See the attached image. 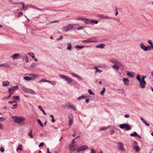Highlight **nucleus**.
<instances>
[{
	"label": "nucleus",
	"instance_id": "1",
	"mask_svg": "<svg viewBox=\"0 0 153 153\" xmlns=\"http://www.w3.org/2000/svg\"><path fill=\"white\" fill-rule=\"evenodd\" d=\"M12 118L13 120L16 123H19L25 120V118L23 117H20L16 116H12Z\"/></svg>",
	"mask_w": 153,
	"mask_h": 153
},
{
	"label": "nucleus",
	"instance_id": "2",
	"mask_svg": "<svg viewBox=\"0 0 153 153\" xmlns=\"http://www.w3.org/2000/svg\"><path fill=\"white\" fill-rule=\"evenodd\" d=\"M119 127L121 129H125L126 131L129 130L131 129L130 125L128 123L121 124Z\"/></svg>",
	"mask_w": 153,
	"mask_h": 153
},
{
	"label": "nucleus",
	"instance_id": "3",
	"mask_svg": "<svg viewBox=\"0 0 153 153\" xmlns=\"http://www.w3.org/2000/svg\"><path fill=\"white\" fill-rule=\"evenodd\" d=\"M117 148L118 150H120L121 152H124L126 150L122 142H119L117 143Z\"/></svg>",
	"mask_w": 153,
	"mask_h": 153
},
{
	"label": "nucleus",
	"instance_id": "4",
	"mask_svg": "<svg viewBox=\"0 0 153 153\" xmlns=\"http://www.w3.org/2000/svg\"><path fill=\"white\" fill-rule=\"evenodd\" d=\"M59 76L61 78L65 80L68 83H71L73 81L71 78H70L67 76L64 75L60 74Z\"/></svg>",
	"mask_w": 153,
	"mask_h": 153
},
{
	"label": "nucleus",
	"instance_id": "5",
	"mask_svg": "<svg viewBox=\"0 0 153 153\" xmlns=\"http://www.w3.org/2000/svg\"><path fill=\"white\" fill-rule=\"evenodd\" d=\"M140 47L142 50H144L145 51L150 50L151 49L150 46L149 45L147 46H146L144 45L143 43L140 44Z\"/></svg>",
	"mask_w": 153,
	"mask_h": 153
},
{
	"label": "nucleus",
	"instance_id": "6",
	"mask_svg": "<svg viewBox=\"0 0 153 153\" xmlns=\"http://www.w3.org/2000/svg\"><path fill=\"white\" fill-rule=\"evenodd\" d=\"M88 147L87 146H82L79 147L78 149L76 150V152H79L80 151H84L88 149Z\"/></svg>",
	"mask_w": 153,
	"mask_h": 153
},
{
	"label": "nucleus",
	"instance_id": "7",
	"mask_svg": "<svg viewBox=\"0 0 153 153\" xmlns=\"http://www.w3.org/2000/svg\"><path fill=\"white\" fill-rule=\"evenodd\" d=\"M134 146L133 147L135 149V151L136 152H139L140 150V149L139 146H138V143L136 141H134Z\"/></svg>",
	"mask_w": 153,
	"mask_h": 153
},
{
	"label": "nucleus",
	"instance_id": "8",
	"mask_svg": "<svg viewBox=\"0 0 153 153\" xmlns=\"http://www.w3.org/2000/svg\"><path fill=\"white\" fill-rule=\"evenodd\" d=\"M68 146L69 150L71 152H74L76 149V148L74 144H70Z\"/></svg>",
	"mask_w": 153,
	"mask_h": 153
},
{
	"label": "nucleus",
	"instance_id": "9",
	"mask_svg": "<svg viewBox=\"0 0 153 153\" xmlns=\"http://www.w3.org/2000/svg\"><path fill=\"white\" fill-rule=\"evenodd\" d=\"M140 85L141 88H145L146 82L145 81L141 80L139 81Z\"/></svg>",
	"mask_w": 153,
	"mask_h": 153
},
{
	"label": "nucleus",
	"instance_id": "10",
	"mask_svg": "<svg viewBox=\"0 0 153 153\" xmlns=\"http://www.w3.org/2000/svg\"><path fill=\"white\" fill-rule=\"evenodd\" d=\"M123 80L125 85L128 86L129 85V81L128 79L123 78Z\"/></svg>",
	"mask_w": 153,
	"mask_h": 153
},
{
	"label": "nucleus",
	"instance_id": "11",
	"mask_svg": "<svg viewBox=\"0 0 153 153\" xmlns=\"http://www.w3.org/2000/svg\"><path fill=\"white\" fill-rule=\"evenodd\" d=\"M90 42H96L98 41V39L96 37H91L89 38Z\"/></svg>",
	"mask_w": 153,
	"mask_h": 153
},
{
	"label": "nucleus",
	"instance_id": "12",
	"mask_svg": "<svg viewBox=\"0 0 153 153\" xmlns=\"http://www.w3.org/2000/svg\"><path fill=\"white\" fill-rule=\"evenodd\" d=\"M98 16L100 18L102 19H112V17H109L106 16H103L102 15H99Z\"/></svg>",
	"mask_w": 153,
	"mask_h": 153
},
{
	"label": "nucleus",
	"instance_id": "13",
	"mask_svg": "<svg viewBox=\"0 0 153 153\" xmlns=\"http://www.w3.org/2000/svg\"><path fill=\"white\" fill-rule=\"evenodd\" d=\"M10 83V82L8 81H3L2 82V85L4 87H7L9 86Z\"/></svg>",
	"mask_w": 153,
	"mask_h": 153
},
{
	"label": "nucleus",
	"instance_id": "14",
	"mask_svg": "<svg viewBox=\"0 0 153 153\" xmlns=\"http://www.w3.org/2000/svg\"><path fill=\"white\" fill-rule=\"evenodd\" d=\"M67 106H68L69 108H71V109H72L73 110H74V111L76 110V108L75 106L74 105H72L70 103L68 104V105H67Z\"/></svg>",
	"mask_w": 153,
	"mask_h": 153
},
{
	"label": "nucleus",
	"instance_id": "15",
	"mask_svg": "<svg viewBox=\"0 0 153 153\" xmlns=\"http://www.w3.org/2000/svg\"><path fill=\"white\" fill-rule=\"evenodd\" d=\"M71 29L72 28H70L68 27L65 26L62 28V30L64 32H67Z\"/></svg>",
	"mask_w": 153,
	"mask_h": 153
},
{
	"label": "nucleus",
	"instance_id": "16",
	"mask_svg": "<svg viewBox=\"0 0 153 153\" xmlns=\"http://www.w3.org/2000/svg\"><path fill=\"white\" fill-rule=\"evenodd\" d=\"M71 75L73 76H74L75 77H76L78 78L80 80H82V79L80 77H79L78 75H77V74H76L75 73H74L72 72L71 73Z\"/></svg>",
	"mask_w": 153,
	"mask_h": 153
},
{
	"label": "nucleus",
	"instance_id": "17",
	"mask_svg": "<svg viewBox=\"0 0 153 153\" xmlns=\"http://www.w3.org/2000/svg\"><path fill=\"white\" fill-rule=\"evenodd\" d=\"M22 58L23 60H25L27 62H29V60L27 57V56H21L18 58Z\"/></svg>",
	"mask_w": 153,
	"mask_h": 153
},
{
	"label": "nucleus",
	"instance_id": "18",
	"mask_svg": "<svg viewBox=\"0 0 153 153\" xmlns=\"http://www.w3.org/2000/svg\"><path fill=\"white\" fill-rule=\"evenodd\" d=\"M20 56V55L18 53H16L12 55L11 58H13V59H16L18 57Z\"/></svg>",
	"mask_w": 153,
	"mask_h": 153
},
{
	"label": "nucleus",
	"instance_id": "19",
	"mask_svg": "<svg viewBox=\"0 0 153 153\" xmlns=\"http://www.w3.org/2000/svg\"><path fill=\"white\" fill-rule=\"evenodd\" d=\"M127 75L130 77H133L134 76V73L133 72H128L127 73Z\"/></svg>",
	"mask_w": 153,
	"mask_h": 153
},
{
	"label": "nucleus",
	"instance_id": "20",
	"mask_svg": "<svg viewBox=\"0 0 153 153\" xmlns=\"http://www.w3.org/2000/svg\"><path fill=\"white\" fill-rule=\"evenodd\" d=\"M83 21L86 24H89L90 23V20L88 19L83 18Z\"/></svg>",
	"mask_w": 153,
	"mask_h": 153
},
{
	"label": "nucleus",
	"instance_id": "21",
	"mask_svg": "<svg viewBox=\"0 0 153 153\" xmlns=\"http://www.w3.org/2000/svg\"><path fill=\"white\" fill-rule=\"evenodd\" d=\"M105 46V45L103 44H101L97 45L96 46V48H104Z\"/></svg>",
	"mask_w": 153,
	"mask_h": 153
},
{
	"label": "nucleus",
	"instance_id": "22",
	"mask_svg": "<svg viewBox=\"0 0 153 153\" xmlns=\"http://www.w3.org/2000/svg\"><path fill=\"white\" fill-rule=\"evenodd\" d=\"M27 92L28 93L30 94H36V92L31 89H28L27 91Z\"/></svg>",
	"mask_w": 153,
	"mask_h": 153
},
{
	"label": "nucleus",
	"instance_id": "23",
	"mask_svg": "<svg viewBox=\"0 0 153 153\" xmlns=\"http://www.w3.org/2000/svg\"><path fill=\"white\" fill-rule=\"evenodd\" d=\"M18 88V87L17 86H14L12 88H9L8 89H10V91H12V92H13L14 90H16Z\"/></svg>",
	"mask_w": 153,
	"mask_h": 153
},
{
	"label": "nucleus",
	"instance_id": "24",
	"mask_svg": "<svg viewBox=\"0 0 153 153\" xmlns=\"http://www.w3.org/2000/svg\"><path fill=\"white\" fill-rule=\"evenodd\" d=\"M140 119L142 122L146 125L147 126H150V124L147 123L142 117H141L140 118Z\"/></svg>",
	"mask_w": 153,
	"mask_h": 153
},
{
	"label": "nucleus",
	"instance_id": "25",
	"mask_svg": "<svg viewBox=\"0 0 153 153\" xmlns=\"http://www.w3.org/2000/svg\"><path fill=\"white\" fill-rule=\"evenodd\" d=\"M98 23V21L97 20H94V19L90 20V23H92L94 24H97Z\"/></svg>",
	"mask_w": 153,
	"mask_h": 153
},
{
	"label": "nucleus",
	"instance_id": "26",
	"mask_svg": "<svg viewBox=\"0 0 153 153\" xmlns=\"http://www.w3.org/2000/svg\"><path fill=\"white\" fill-rule=\"evenodd\" d=\"M72 46L71 43H69L68 44L66 49L68 50H71V49Z\"/></svg>",
	"mask_w": 153,
	"mask_h": 153
},
{
	"label": "nucleus",
	"instance_id": "27",
	"mask_svg": "<svg viewBox=\"0 0 153 153\" xmlns=\"http://www.w3.org/2000/svg\"><path fill=\"white\" fill-rule=\"evenodd\" d=\"M32 130L31 129H30V132L28 133V135L31 138H33V137L32 135Z\"/></svg>",
	"mask_w": 153,
	"mask_h": 153
},
{
	"label": "nucleus",
	"instance_id": "28",
	"mask_svg": "<svg viewBox=\"0 0 153 153\" xmlns=\"http://www.w3.org/2000/svg\"><path fill=\"white\" fill-rule=\"evenodd\" d=\"M20 4H22V7L21 10H23L25 8V10L27 9V6L25 5V4L24 3H22V2H20Z\"/></svg>",
	"mask_w": 153,
	"mask_h": 153
},
{
	"label": "nucleus",
	"instance_id": "29",
	"mask_svg": "<svg viewBox=\"0 0 153 153\" xmlns=\"http://www.w3.org/2000/svg\"><path fill=\"white\" fill-rule=\"evenodd\" d=\"M30 76L32 77V78H33V79L36 78L39 76V75L36 74H30Z\"/></svg>",
	"mask_w": 153,
	"mask_h": 153
},
{
	"label": "nucleus",
	"instance_id": "30",
	"mask_svg": "<svg viewBox=\"0 0 153 153\" xmlns=\"http://www.w3.org/2000/svg\"><path fill=\"white\" fill-rule=\"evenodd\" d=\"M24 79L27 81L31 80L32 79V78L29 77L28 76H25L24 77Z\"/></svg>",
	"mask_w": 153,
	"mask_h": 153
},
{
	"label": "nucleus",
	"instance_id": "31",
	"mask_svg": "<svg viewBox=\"0 0 153 153\" xmlns=\"http://www.w3.org/2000/svg\"><path fill=\"white\" fill-rule=\"evenodd\" d=\"M110 61L111 62L115 64L117 63V62L118 61L117 60L114 59H112L110 60Z\"/></svg>",
	"mask_w": 153,
	"mask_h": 153
},
{
	"label": "nucleus",
	"instance_id": "32",
	"mask_svg": "<svg viewBox=\"0 0 153 153\" xmlns=\"http://www.w3.org/2000/svg\"><path fill=\"white\" fill-rule=\"evenodd\" d=\"M110 61L111 62L115 64L117 63V62L118 61L117 60L114 59H112L110 60Z\"/></svg>",
	"mask_w": 153,
	"mask_h": 153
},
{
	"label": "nucleus",
	"instance_id": "33",
	"mask_svg": "<svg viewBox=\"0 0 153 153\" xmlns=\"http://www.w3.org/2000/svg\"><path fill=\"white\" fill-rule=\"evenodd\" d=\"M94 68L96 70L95 73L99 72L100 73L102 72V71L98 69L97 67H94Z\"/></svg>",
	"mask_w": 153,
	"mask_h": 153
},
{
	"label": "nucleus",
	"instance_id": "34",
	"mask_svg": "<svg viewBox=\"0 0 153 153\" xmlns=\"http://www.w3.org/2000/svg\"><path fill=\"white\" fill-rule=\"evenodd\" d=\"M13 98L14 100H19L20 99V97L19 96H14Z\"/></svg>",
	"mask_w": 153,
	"mask_h": 153
},
{
	"label": "nucleus",
	"instance_id": "35",
	"mask_svg": "<svg viewBox=\"0 0 153 153\" xmlns=\"http://www.w3.org/2000/svg\"><path fill=\"white\" fill-rule=\"evenodd\" d=\"M130 136L132 137L137 136L138 135L137 133L135 131L133 133H131L130 134Z\"/></svg>",
	"mask_w": 153,
	"mask_h": 153
},
{
	"label": "nucleus",
	"instance_id": "36",
	"mask_svg": "<svg viewBox=\"0 0 153 153\" xmlns=\"http://www.w3.org/2000/svg\"><path fill=\"white\" fill-rule=\"evenodd\" d=\"M37 122L39 125L42 127H43V125L41 121L39 119H37Z\"/></svg>",
	"mask_w": 153,
	"mask_h": 153
},
{
	"label": "nucleus",
	"instance_id": "37",
	"mask_svg": "<svg viewBox=\"0 0 153 153\" xmlns=\"http://www.w3.org/2000/svg\"><path fill=\"white\" fill-rule=\"evenodd\" d=\"M22 146L21 145H19L18 146V147L16 149V151H18L19 150L21 151L22 150Z\"/></svg>",
	"mask_w": 153,
	"mask_h": 153
},
{
	"label": "nucleus",
	"instance_id": "38",
	"mask_svg": "<svg viewBox=\"0 0 153 153\" xmlns=\"http://www.w3.org/2000/svg\"><path fill=\"white\" fill-rule=\"evenodd\" d=\"M115 65H117L120 67V66H122V65L120 62L117 61V63L115 64Z\"/></svg>",
	"mask_w": 153,
	"mask_h": 153
},
{
	"label": "nucleus",
	"instance_id": "39",
	"mask_svg": "<svg viewBox=\"0 0 153 153\" xmlns=\"http://www.w3.org/2000/svg\"><path fill=\"white\" fill-rule=\"evenodd\" d=\"M86 97V96H84L83 95H82V96H80L77 99V100H79L80 99H84Z\"/></svg>",
	"mask_w": 153,
	"mask_h": 153
},
{
	"label": "nucleus",
	"instance_id": "40",
	"mask_svg": "<svg viewBox=\"0 0 153 153\" xmlns=\"http://www.w3.org/2000/svg\"><path fill=\"white\" fill-rule=\"evenodd\" d=\"M75 19L76 20L82 21L83 19V18L78 17L76 18Z\"/></svg>",
	"mask_w": 153,
	"mask_h": 153
},
{
	"label": "nucleus",
	"instance_id": "41",
	"mask_svg": "<svg viewBox=\"0 0 153 153\" xmlns=\"http://www.w3.org/2000/svg\"><path fill=\"white\" fill-rule=\"evenodd\" d=\"M73 122V119H69V126H71Z\"/></svg>",
	"mask_w": 153,
	"mask_h": 153
},
{
	"label": "nucleus",
	"instance_id": "42",
	"mask_svg": "<svg viewBox=\"0 0 153 153\" xmlns=\"http://www.w3.org/2000/svg\"><path fill=\"white\" fill-rule=\"evenodd\" d=\"M75 47L78 49H80L84 48V46H79V45H76Z\"/></svg>",
	"mask_w": 153,
	"mask_h": 153
},
{
	"label": "nucleus",
	"instance_id": "43",
	"mask_svg": "<svg viewBox=\"0 0 153 153\" xmlns=\"http://www.w3.org/2000/svg\"><path fill=\"white\" fill-rule=\"evenodd\" d=\"M105 89L104 87H103V89L101 92V94L102 95H103L104 94V93L105 92Z\"/></svg>",
	"mask_w": 153,
	"mask_h": 153
},
{
	"label": "nucleus",
	"instance_id": "44",
	"mask_svg": "<svg viewBox=\"0 0 153 153\" xmlns=\"http://www.w3.org/2000/svg\"><path fill=\"white\" fill-rule=\"evenodd\" d=\"M49 83L52 85L53 86H55L56 84V83L55 81H50Z\"/></svg>",
	"mask_w": 153,
	"mask_h": 153
},
{
	"label": "nucleus",
	"instance_id": "45",
	"mask_svg": "<svg viewBox=\"0 0 153 153\" xmlns=\"http://www.w3.org/2000/svg\"><path fill=\"white\" fill-rule=\"evenodd\" d=\"M112 67L113 68H115L116 69H117V70L119 69V68H120V67H119L117 65H113L112 66Z\"/></svg>",
	"mask_w": 153,
	"mask_h": 153
},
{
	"label": "nucleus",
	"instance_id": "46",
	"mask_svg": "<svg viewBox=\"0 0 153 153\" xmlns=\"http://www.w3.org/2000/svg\"><path fill=\"white\" fill-rule=\"evenodd\" d=\"M22 89L24 91H25V92H27V91L28 90V89L27 88H26V87L23 86L22 87Z\"/></svg>",
	"mask_w": 153,
	"mask_h": 153
},
{
	"label": "nucleus",
	"instance_id": "47",
	"mask_svg": "<svg viewBox=\"0 0 153 153\" xmlns=\"http://www.w3.org/2000/svg\"><path fill=\"white\" fill-rule=\"evenodd\" d=\"M2 66L5 67H9V65L7 63H5L3 64Z\"/></svg>",
	"mask_w": 153,
	"mask_h": 153
},
{
	"label": "nucleus",
	"instance_id": "48",
	"mask_svg": "<svg viewBox=\"0 0 153 153\" xmlns=\"http://www.w3.org/2000/svg\"><path fill=\"white\" fill-rule=\"evenodd\" d=\"M136 78L138 80V81L139 82V81H140L141 80V79H140V75H138L137 76Z\"/></svg>",
	"mask_w": 153,
	"mask_h": 153
},
{
	"label": "nucleus",
	"instance_id": "49",
	"mask_svg": "<svg viewBox=\"0 0 153 153\" xmlns=\"http://www.w3.org/2000/svg\"><path fill=\"white\" fill-rule=\"evenodd\" d=\"M115 132V130L113 129H112L111 130L110 133L111 135H112Z\"/></svg>",
	"mask_w": 153,
	"mask_h": 153
},
{
	"label": "nucleus",
	"instance_id": "50",
	"mask_svg": "<svg viewBox=\"0 0 153 153\" xmlns=\"http://www.w3.org/2000/svg\"><path fill=\"white\" fill-rule=\"evenodd\" d=\"M16 104L15 105H13V107H12V108L13 109H14L15 108H16L17 106V103H16Z\"/></svg>",
	"mask_w": 153,
	"mask_h": 153
},
{
	"label": "nucleus",
	"instance_id": "51",
	"mask_svg": "<svg viewBox=\"0 0 153 153\" xmlns=\"http://www.w3.org/2000/svg\"><path fill=\"white\" fill-rule=\"evenodd\" d=\"M83 42H90V40L89 39H88L87 40H84L82 41Z\"/></svg>",
	"mask_w": 153,
	"mask_h": 153
},
{
	"label": "nucleus",
	"instance_id": "52",
	"mask_svg": "<svg viewBox=\"0 0 153 153\" xmlns=\"http://www.w3.org/2000/svg\"><path fill=\"white\" fill-rule=\"evenodd\" d=\"M69 119H73V115L72 114H70L68 116Z\"/></svg>",
	"mask_w": 153,
	"mask_h": 153
},
{
	"label": "nucleus",
	"instance_id": "53",
	"mask_svg": "<svg viewBox=\"0 0 153 153\" xmlns=\"http://www.w3.org/2000/svg\"><path fill=\"white\" fill-rule=\"evenodd\" d=\"M14 103H16V102L15 101H10L8 102V103H9L10 104H12Z\"/></svg>",
	"mask_w": 153,
	"mask_h": 153
},
{
	"label": "nucleus",
	"instance_id": "54",
	"mask_svg": "<svg viewBox=\"0 0 153 153\" xmlns=\"http://www.w3.org/2000/svg\"><path fill=\"white\" fill-rule=\"evenodd\" d=\"M88 91L90 94L94 95V93L92 92L91 89L88 90Z\"/></svg>",
	"mask_w": 153,
	"mask_h": 153
},
{
	"label": "nucleus",
	"instance_id": "55",
	"mask_svg": "<svg viewBox=\"0 0 153 153\" xmlns=\"http://www.w3.org/2000/svg\"><path fill=\"white\" fill-rule=\"evenodd\" d=\"M18 14H19L18 16V17H19L21 15L22 16L23 15V13L21 12L18 13Z\"/></svg>",
	"mask_w": 153,
	"mask_h": 153
},
{
	"label": "nucleus",
	"instance_id": "56",
	"mask_svg": "<svg viewBox=\"0 0 153 153\" xmlns=\"http://www.w3.org/2000/svg\"><path fill=\"white\" fill-rule=\"evenodd\" d=\"M85 27L84 26L83 27H80L79 28H77L78 30H81L83 29Z\"/></svg>",
	"mask_w": 153,
	"mask_h": 153
},
{
	"label": "nucleus",
	"instance_id": "57",
	"mask_svg": "<svg viewBox=\"0 0 153 153\" xmlns=\"http://www.w3.org/2000/svg\"><path fill=\"white\" fill-rule=\"evenodd\" d=\"M10 89H8V91L9 92V95L8 97V98H9V97H10L11 96V95H12L11 92L10 91Z\"/></svg>",
	"mask_w": 153,
	"mask_h": 153
},
{
	"label": "nucleus",
	"instance_id": "58",
	"mask_svg": "<svg viewBox=\"0 0 153 153\" xmlns=\"http://www.w3.org/2000/svg\"><path fill=\"white\" fill-rule=\"evenodd\" d=\"M109 128V127H105L104 128H102L100 129V130H106L107 129H108Z\"/></svg>",
	"mask_w": 153,
	"mask_h": 153
},
{
	"label": "nucleus",
	"instance_id": "59",
	"mask_svg": "<svg viewBox=\"0 0 153 153\" xmlns=\"http://www.w3.org/2000/svg\"><path fill=\"white\" fill-rule=\"evenodd\" d=\"M147 42L151 45V46L153 44V43L151 41V40H148Z\"/></svg>",
	"mask_w": 153,
	"mask_h": 153
},
{
	"label": "nucleus",
	"instance_id": "60",
	"mask_svg": "<svg viewBox=\"0 0 153 153\" xmlns=\"http://www.w3.org/2000/svg\"><path fill=\"white\" fill-rule=\"evenodd\" d=\"M44 143H41L39 145V147H41L42 146H43L44 145Z\"/></svg>",
	"mask_w": 153,
	"mask_h": 153
},
{
	"label": "nucleus",
	"instance_id": "61",
	"mask_svg": "<svg viewBox=\"0 0 153 153\" xmlns=\"http://www.w3.org/2000/svg\"><path fill=\"white\" fill-rule=\"evenodd\" d=\"M91 153H96V151L94 150L93 149H91Z\"/></svg>",
	"mask_w": 153,
	"mask_h": 153
},
{
	"label": "nucleus",
	"instance_id": "62",
	"mask_svg": "<svg viewBox=\"0 0 153 153\" xmlns=\"http://www.w3.org/2000/svg\"><path fill=\"white\" fill-rule=\"evenodd\" d=\"M28 54H29L31 57L34 55L33 53H30V52H28Z\"/></svg>",
	"mask_w": 153,
	"mask_h": 153
},
{
	"label": "nucleus",
	"instance_id": "63",
	"mask_svg": "<svg viewBox=\"0 0 153 153\" xmlns=\"http://www.w3.org/2000/svg\"><path fill=\"white\" fill-rule=\"evenodd\" d=\"M38 108L40 109V110L42 111V109H43L42 108V106L40 105H38Z\"/></svg>",
	"mask_w": 153,
	"mask_h": 153
},
{
	"label": "nucleus",
	"instance_id": "64",
	"mask_svg": "<svg viewBox=\"0 0 153 153\" xmlns=\"http://www.w3.org/2000/svg\"><path fill=\"white\" fill-rule=\"evenodd\" d=\"M0 151L1 152H3L4 151V149L3 147H1L0 149Z\"/></svg>",
	"mask_w": 153,
	"mask_h": 153
}]
</instances>
